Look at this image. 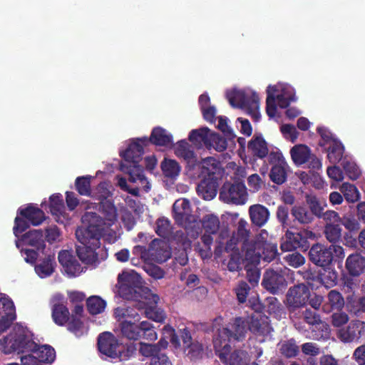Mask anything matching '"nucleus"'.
Segmentation results:
<instances>
[{
  "mask_svg": "<svg viewBox=\"0 0 365 365\" xmlns=\"http://www.w3.org/2000/svg\"><path fill=\"white\" fill-rule=\"evenodd\" d=\"M220 200L227 204L244 205L247 200L245 183L239 180L225 182L220 190Z\"/></svg>",
  "mask_w": 365,
  "mask_h": 365,
  "instance_id": "7",
  "label": "nucleus"
},
{
  "mask_svg": "<svg viewBox=\"0 0 365 365\" xmlns=\"http://www.w3.org/2000/svg\"><path fill=\"white\" fill-rule=\"evenodd\" d=\"M310 297V289L304 283L295 284L289 287L286 294L285 300V305L289 315L299 310V309L306 307Z\"/></svg>",
  "mask_w": 365,
  "mask_h": 365,
  "instance_id": "8",
  "label": "nucleus"
},
{
  "mask_svg": "<svg viewBox=\"0 0 365 365\" xmlns=\"http://www.w3.org/2000/svg\"><path fill=\"white\" fill-rule=\"evenodd\" d=\"M172 146L174 148L175 155L178 158H182L187 163L196 161V155L193 148L186 140H179L175 144L173 143Z\"/></svg>",
  "mask_w": 365,
  "mask_h": 365,
  "instance_id": "30",
  "label": "nucleus"
},
{
  "mask_svg": "<svg viewBox=\"0 0 365 365\" xmlns=\"http://www.w3.org/2000/svg\"><path fill=\"white\" fill-rule=\"evenodd\" d=\"M320 282L327 288L334 287L337 283L338 273L328 267L324 268V272L320 274Z\"/></svg>",
  "mask_w": 365,
  "mask_h": 365,
  "instance_id": "47",
  "label": "nucleus"
},
{
  "mask_svg": "<svg viewBox=\"0 0 365 365\" xmlns=\"http://www.w3.org/2000/svg\"><path fill=\"white\" fill-rule=\"evenodd\" d=\"M230 328L222 327L218 329L212 339L213 346L216 354L231 350L230 342L232 340Z\"/></svg>",
  "mask_w": 365,
  "mask_h": 365,
  "instance_id": "23",
  "label": "nucleus"
},
{
  "mask_svg": "<svg viewBox=\"0 0 365 365\" xmlns=\"http://www.w3.org/2000/svg\"><path fill=\"white\" fill-rule=\"evenodd\" d=\"M309 259L316 266L327 268L333 261V253L327 246L316 243L309 249Z\"/></svg>",
  "mask_w": 365,
  "mask_h": 365,
  "instance_id": "14",
  "label": "nucleus"
},
{
  "mask_svg": "<svg viewBox=\"0 0 365 365\" xmlns=\"http://www.w3.org/2000/svg\"><path fill=\"white\" fill-rule=\"evenodd\" d=\"M249 215L252 224L259 227L264 225L269 217V210L260 204L251 205L249 207Z\"/></svg>",
  "mask_w": 365,
  "mask_h": 365,
  "instance_id": "29",
  "label": "nucleus"
},
{
  "mask_svg": "<svg viewBox=\"0 0 365 365\" xmlns=\"http://www.w3.org/2000/svg\"><path fill=\"white\" fill-rule=\"evenodd\" d=\"M327 152L329 162L332 164H336L344 159V146L339 139L332 140L331 143L327 145Z\"/></svg>",
  "mask_w": 365,
  "mask_h": 365,
  "instance_id": "35",
  "label": "nucleus"
},
{
  "mask_svg": "<svg viewBox=\"0 0 365 365\" xmlns=\"http://www.w3.org/2000/svg\"><path fill=\"white\" fill-rule=\"evenodd\" d=\"M187 356L191 360L201 359L204 354V347L201 343L192 342L190 345L187 346Z\"/></svg>",
  "mask_w": 365,
  "mask_h": 365,
  "instance_id": "63",
  "label": "nucleus"
},
{
  "mask_svg": "<svg viewBox=\"0 0 365 365\" xmlns=\"http://www.w3.org/2000/svg\"><path fill=\"white\" fill-rule=\"evenodd\" d=\"M50 211L56 216L63 215L65 212L64 202L61 194H53L50 198Z\"/></svg>",
  "mask_w": 365,
  "mask_h": 365,
  "instance_id": "46",
  "label": "nucleus"
},
{
  "mask_svg": "<svg viewBox=\"0 0 365 365\" xmlns=\"http://www.w3.org/2000/svg\"><path fill=\"white\" fill-rule=\"evenodd\" d=\"M262 286L271 294H279L287 289V282L281 272L267 269L263 274Z\"/></svg>",
  "mask_w": 365,
  "mask_h": 365,
  "instance_id": "10",
  "label": "nucleus"
},
{
  "mask_svg": "<svg viewBox=\"0 0 365 365\" xmlns=\"http://www.w3.org/2000/svg\"><path fill=\"white\" fill-rule=\"evenodd\" d=\"M279 346V353L285 358L295 357L299 353V347L293 339L284 341Z\"/></svg>",
  "mask_w": 365,
  "mask_h": 365,
  "instance_id": "45",
  "label": "nucleus"
},
{
  "mask_svg": "<svg viewBox=\"0 0 365 365\" xmlns=\"http://www.w3.org/2000/svg\"><path fill=\"white\" fill-rule=\"evenodd\" d=\"M286 263L293 267L297 268L305 263L304 257L297 252L289 253L284 257Z\"/></svg>",
  "mask_w": 365,
  "mask_h": 365,
  "instance_id": "62",
  "label": "nucleus"
},
{
  "mask_svg": "<svg viewBox=\"0 0 365 365\" xmlns=\"http://www.w3.org/2000/svg\"><path fill=\"white\" fill-rule=\"evenodd\" d=\"M341 166L350 180H356L360 177L361 171L355 163L344 158L341 161Z\"/></svg>",
  "mask_w": 365,
  "mask_h": 365,
  "instance_id": "51",
  "label": "nucleus"
},
{
  "mask_svg": "<svg viewBox=\"0 0 365 365\" xmlns=\"http://www.w3.org/2000/svg\"><path fill=\"white\" fill-rule=\"evenodd\" d=\"M141 339L148 341H155L157 339V333L154 329L153 325L147 321L141 322Z\"/></svg>",
  "mask_w": 365,
  "mask_h": 365,
  "instance_id": "61",
  "label": "nucleus"
},
{
  "mask_svg": "<svg viewBox=\"0 0 365 365\" xmlns=\"http://www.w3.org/2000/svg\"><path fill=\"white\" fill-rule=\"evenodd\" d=\"M144 146L145 145L139 140V138L130 143L126 150L120 153L123 163H140L144 153Z\"/></svg>",
  "mask_w": 365,
  "mask_h": 365,
  "instance_id": "25",
  "label": "nucleus"
},
{
  "mask_svg": "<svg viewBox=\"0 0 365 365\" xmlns=\"http://www.w3.org/2000/svg\"><path fill=\"white\" fill-rule=\"evenodd\" d=\"M227 147V140L216 133H211L209 143H207V148H214L218 152H222L226 150Z\"/></svg>",
  "mask_w": 365,
  "mask_h": 365,
  "instance_id": "48",
  "label": "nucleus"
},
{
  "mask_svg": "<svg viewBox=\"0 0 365 365\" xmlns=\"http://www.w3.org/2000/svg\"><path fill=\"white\" fill-rule=\"evenodd\" d=\"M55 264L54 256L48 255L35 267V271L40 277H47L54 272Z\"/></svg>",
  "mask_w": 365,
  "mask_h": 365,
  "instance_id": "40",
  "label": "nucleus"
},
{
  "mask_svg": "<svg viewBox=\"0 0 365 365\" xmlns=\"http://www.w3.org/2000/svg\"><path fill=\"white\" fill-rule=\"evenodd\" d=\"M81 220L87 226L76 230V237L81 244L76 245V251L83 263L93 265L98 262L96 250L101 246L103 219L96 212H86Z\"/></svg>",
  "mask_w": 365,
  "mask_h": 365,
  "instance_id": "1",
  "label": "nucleus"
},
{
  "mask_svg": "<svg viewBox=\"0 0 365 365\" xmlns=\"http://www.w3.org/2000/svg\"><path fill=\"white\" fill-rule=\"evenodd\" d=\"M86 306L88 312L92 315H96L104 311L106 302L99 296L93 295L87 299Z\"/></svg>",
  "mask_w": 365,
  "mask_h": 365,
  "instance_id": "42",
  "label": "nucleus"
},
{
  "mask_svg": "<svg viewBox=\"0 0 365 365\" xmlns=\"http://www.w3.org/2000/svg\"><path fill=\"white\" fill-rule=\"evenodd\" d=\"M157 304H151L146 309L145 316L156 322H163L165 319V314L163 309L158 308Z\"/></svg>",
  "mask_w": 365,
  "mask_h": 365,
  "instance_id": "55",
  "label": "nucleus"
},
{
  "mask_svg": "<svg viewBox=\"0 0 365 365\" xmlns=\"http://www.w3.org/2000/svg\"><path fill=\"white\" fill-rule=\"evenodd\" d=\"M160 167L164 177L171 180H175L181 171L179 163L172 159L165 158L161 163Z\"/></svg>",
  "mask_w": 365,
  "mask_h": 365,
  "instance_id": "36",
  "label": "nucleus"
},
{
  "mask_svg": "<svg viewBox=\"0 0 365 365\" xmlns=\"http://www.w3.org/2000/svg\"><path fill=\"white\" fill-rule=\"evenodd\" d=\"M52 319L56 324L64 326L70 319V312L64 304V297L62 294H56L52 299Z\"/></svg>",
  "mask_w": 365,
  "mask_h": 365,
  "instance_id": "19",
  "label": "nucleus"
},
{
  "mask_svg": "<svg viewBox=\"0 0 365 365\" xmlns=\"http://www.w3.org/2000/svg\"><path fill=\"white\" fill-rule=\"evenodd\" d=\"M58 262L69 277H76L83 272V267L75 256L68 250H61L58 256Z\"/></svg>",
  "mask_w": 365,
  "mask_h": 365,
  "instance_id": "20",
  "label": "nucleus"
},
{
  "mask_svg": "<svg viewBox=\"0 0 365 365\" xmlns=\"http://www.w3.org/2000/svg\"><path fill=\"white\" fill-rule=\"evenodd\" d=\"M290 155L293 162L297 165L306 163L310 159L312 160V167L319 168L321 167V162L314 155H312L310 148L305 145H297L290 150Z\"/></svg>",
  "mask_w": 365,
  "mask_h": 365,
  "instance_id": "21",
  "label": "nucleus"
},
{
  "mask_svg": "<svg viewBox=\"0 0 365 365\" xmlns=\"http://www.w3.org/2000/svg\"><path fill=\"white\" fill-rule=\"evenodd\" d=\"M269 247L266 241L257 238L242 244L240 252L244 254L245 259L251 263H259L262 257L269 262L274 258L276 253L275 249L272 248L271 256L266 255L265 250H268Z\"/></svg>",
  "mask_w": 365,
  "mask_h": 365,
  "instance_id": "6",
  "label": "nucleus"
},
{
  "mask_svg": "<svg viewBox=\"0 0 365 365\" xmlns=\"http://www.w3.org/2000/svg\"><path fill=\"white\" fill-rule=\"evenodd\" d=\"M230 332L234 341H240L247 332V327L245 321L241 317H237L231 324Z\"/></svg>",
  "mask_w": 365,
  "mask_h": 365,
  "instance_id": "44",
  "label": "nucleus"
},
{
  "mask_svg": "<svg viewBox=\"0 0 365 365\" xmlns=\"http://www.w3.org/2000/svg\"><path fill=\"white\" fill-rule=\"evenodd\" d=\"M202 226L206 233L216 234L220 226L219 217L214 214H207L203 216Z\"/></svg>",
  "mask_w": 365,
  "mask_h": 365,
  "instance_id": "41",
  "label": "nucleus"
},
{
  "mask_svg": "<svg viewBox=\"0 0 365 365\" xmlns=\"http://www.w3.org/2000/svg\"><path fill=\"white\" fill-rule=\"evenodd\" d=\"M143 145L151 143L156 146L171 147L173 145V135L162 127L157 126L153 128L149 138H139Z\"/></svg>",
  "mask_w": 365,
  "mask_h": 365,
  "instance_id": "18",
  "label": "nucleus"
},
{
  "mask_svg": "<svg viewBox=\"0 0 365 365\" xmlns=\"http://www.w3.org/2000/svg\"><path fill=\"white\" fill-rule=\"evenodd\" d=\"M120 170L129 175V181L135 182L137 180L143 181L145 180L144 170L139 163H121L120 164Z\"/></svg>",
  "mask_w": 365,
  "mask_h": 365,
  "instance_id": "32",
  "label": "nucleus"
},
{
  "mask_svg": "<svg viewBox=\"0 0 365 365\" xmlns=\"http://www.w3.org/2000/svg\"><path fill=\"white\" fill-rule=\"evenodd\" d=\"M135 309V308L130 307L126 308L118 307L115 309V314L118 317L129 318L134 322H138L140 320V314L136 312Z\"/></svg>",
  "mask_w": 365,
  "mask_h": 365,
  "instance_id": "60",
  "label": "nucleus"
},
{
  "mask_svg": "<svg viewBox=\"0 0 365 365\" xmlns=\"http://www.w3.org/2000/svg\"><path fill=\"white\" fill-rule=\"evenodd\" d=\"M120 296L135 302L133 308L145 314L146 309L151 304H157L160 298L158 294L142 285L141 278L136 272H123L118 276Z\"/></svg>",
  "mask_w": 365,
  "mask_h": 365,
  "instance_id": "2",
  "label": "nucleus"
},
{
  "mask_svg": "<svg viewBox=\"0 0 365 365\" xmlns=\"http://www.w3.org/2000/svg\"><path fill=\"white\" fill-rule=\"evenodd\" d=\"M327 298L331 309L339 311L344 304L346 305L343 297L336 290H331L328 294Z\"/></svg>",
  "mask_w": 365,
  "mask_h": 365,
  "instance_id": "57",
  "label": "nucleus"
},
{
  "mask_svg": "<svg viewBox=\"0 0 365 365\" xmlns=\"http://www.w3.org/2000/svg\"><path fill=\"white\" fill-rule=\"evenodd\" d=\"M247 148L255 158L263 159L269 157L267 143L262 135L255 134L248 142Z\"/></svg>",
  "mask_w": 365,
  "mask_h": 365,
  "instance_id": "26",
  "label": "nucleus"
},
{
  "mask_svg": "<svg viewBox=\"0 0 365 365\" xmlns=\"http://www.w3.org/2000/svg\"><path fill=\"white\" fill-rule=\"evenodd\" d=\"M218 357L225 365H248L250 361L248 353L242 349L222 352L218 354Z\"/></svg>",
  "mask_w": 365,
  "mask_h": 365,
  "instance_id": "22",
  "label": "nucleus"
},
{
  "mask_svg": "<svg viewBox=\"0 0 365 365\" xmlns=\"http://www.w3.org/2000/svg\"><path fill=\"white\" fill-rule=\"evenodd\" d=\"M346 309L353 314L365 312V297H359L354 293L348 294L346 300Z\"/></svg>",
  "mask_w": 365,
  "mask_h": 365,
  "instance_id": "34",
  "label": "nucleus"
},
{
  "mask_svg": "<svg viewBox=\"0 0 365 365\" xmlns=\"http://www.w3.org/2000/svg\"><path fill=\"white\" fill-rule=\"evenodd\" d=\"M202 174L204 177L196 188L197 195L205 200H211L217 193L219 180L222 176L220 163L213 158L205 159Z\"/></svg>",
  "mask_w": 365,
  "mask_h": 365,
  "instance_id": "3",
  "label": "nucleus"
},
{
  "mask_svg": "<svg viewBox=\"0 0 365 365\" xmlns=\"http://www.w3.org/2000/svg\"><path fill=\"white\" fill-rule=\"evenodd\" d=\"M17 214L27 220L34 226L41 225L46 219L45 213L34 204H28L26 207H19Z\"/></svg>",
  "mask_w": 365,
  "mask_h": 365,
  "instance_id": "24",
  "label": "nucleus"
},
{
  "mask_svg": "<svg viewBox=\"0 0 365 365\" xmlns=\"http://www.w3.org/2000/svg\"><path fill=\"white\" fill-rule=\"evenodd\" d=\"M0 334L6 331L16 319V307L12 299L0 293Z\"/></svg>",
  "mask_w": 365,
  "mask_h": 365,
  "instance_id": "12",
  "label": "nucleus"
},
{
  "mask_svg": "<svg viewBox=\"0 0 365 365\" xmlns=\"http://www.w3.org/2000/svg\"><path fill=\"white\" fill-rule=\"evenodd\" d=\"M137 350L136 344L134 343L127 344L125 346L120 344L117 359L120 361H128L136 354Z\"/></svg>",
  "mask_w": 365,
  "mask_h": 365,
  "instance_id": "56",
  "label": "nucleus"
},
{
  "mask_svg": "<svg viewBox=\"0 0 365 365\" xmlns=\"http://www.w3.org/2000/svg\"><path fill=\"white\" fill-rule=\"evenodd\" d=\"M91 176L78 177L75 181L76 188L81 195H91Z\"/></svg>",
  "mask_w": 365,
  "mask_h": 365,
  "instance_id": "52",
  "label": "nucleus"
},
{
  "mask_svg": "<svg viewBox=\"0 0 365 365\" xmlns=\"http://www.w3.org/2000/svg\"><path fill=\"white\" fill-rule=\"evenodd\" d=\"M280 248L282 251L289 252L298 248L307 250L309 247V242L307 236L302 232H294L287 230L282 237Z\"/></svg>",
  "mask_w": 365,
  "mask_h": 365,
  "instance_id": "13",
  "label": "nucleus"
},
{
  "mask_svg": "<svg viewBox=\"0 0 365 365\" xmlns=\"http://www.w3.org/2000/svg\"><path fill=\"white\" fill-rule=\"evenodd\" d=\"M120 330L122 334L128 339L138 340L141 339V322L138 325L125 320L120 323Z\"/></svg>",
  "mask_w": 365,
  "mask_h": 365,
  "instance_id": "37",
  "label": "nucleus"
},
{
  "mask_svg": "<svg viewBox=\"0 0 365 365\" xmlns=\"http://www.w3.org/2000/svg\"><path fill=\"white\" fill-rule=\"evenodd\" d=\"M5 354L29 352L36 346L33 334L24 327L16 324L10 333L0 340Z\"/></svg>",
  "mask_w": 365,
  "mask_h": 365,
  "instance_id": "4",
  "label": "nucleus"
},
{
  "mask_svg": "<svg viewBox=\"0 0 365 365\" xmlns=\"http://www.w3.org/2000/svg\"><path fill=\"white\" fill-rule=\"evenodd\" d=\"M21 241L24 245L33 247L36 250H43L46 247L41 230H33L26 232L22 235Z\"/></svg>",
  "mask_w": 365,
  "mask_h": 365,
  "instance_id": "27",
  "label": "nucleus"
},
{
  "mask_svg": "<svg viewBox=\"0 0 365 365\" xmlns=\"http://www.w3.org/2000/svg\"><path fill=\"white\" fill-rule=\"evenodd\" d=\"M337 336L345 343L358 342L360 339L365 338V323L359 320L351 321L346 327L339 330Z\"/></svg>",
  "mask_w": 365,
  "mask_h": 365,
  "instance_id": "16",
  "label": "nucleus"
},
{
  "mask_svg": "<svg viewBox=\"0 0 365 365\" xmlns=\"http://www.w3.org/2000/svg\"><path fill=\"white\" fill-rule=\"evenodd\" d=\"M68 323V329L73 333L76 336H79L83 334V324L81 320L80 317L74 316L73 314L71 317V320Z\"/></svg>",
  "mask_w": 365,
  "mask_h": 365,
  "instance_id": "64",
  "label": "nucleus"
},
{
  "mask_svg": "<svg viewBox=\"0 0 365 365\" xmlns=\"http://www.w3.org/2000/svg\"><path fill=\"white\" fill-rule=\"evenodd\" d=\"M269 162L272 165L269 172L270 180L277 184L282 185L287 178L289 167L281 152H271L269 155Z\"/></svg>",
  "mask_w": 365,
  "mask_h": 365,
  "instance_id": "9",
  "label": "nucleus"
},
{
  "mask_svg": "<svg viewBox=\"0 0 365 365\" xmlns=\"http://www.w3.org/2000/svg\"><path fill=\"white\" fill-rule=\"evenodd\" d=\"M29 352L41 363L51 364L56 358V351L50 345H38L32 348Z\"/></svg>",
  "mask_w": 365,
  "mask_h": 365,
  "instance_id": "31",
  "label": "nucleus"
},
{
  "mask_svg": "<svg viewBox=\"0 0 365 365\" xmlns=\"http://www.w3.org/2000/svg\"><path fill=\"white\" fill-rule=\"evenodd\" d=\"M226 96L232 107L245 110L255 121L259 120V98L256 92L233 90Z\"/></svg>",
  "mask_w": 365,
  "mask_h": 365,
  "instance_id": "5",
  "label": "nucleus"
},
{
  "mask_svg": "<svg viewBox=\"0 0 365 365\" xmlns=\"http://www.w3.org/2000/svg\"><path fill=\"white\" fill-rule=\"evenodd\" d=\"M306 202L309 206V212L312 213L314 217L322 218L324 207L322 205L318 198L314 195H307L306 196Z\"/></svg>",
  "mask_w": 365,
  "mask_h": 365,
  "instance_id": "50",
  "label": "nucleus"
},
{
  "mask_svg": "<svg viewBox=\"0 0 365 365\" xmlns=\"http://www.w3.org/2000/svg\"><path fill=\"white\" fill-rule=\"evenodd\" d=\"M248 227L247 222L242 218L237 222V231L232 233V235H235L237 241L241 244L250 240V230Z\"/></svg>",
  "mask_w": 365,
  "mask_h": 365,
  "instance_id": "49",
  "label": "nucleus"
},
{
  "mask_svg": "<svg viewBox=\"0 0 365 365\" xmlns=\"http://www.w3.org/2000/svg\"><path fill=\"white\" fill-rule=\"evenodd\" d=\"M341 191L348 202H354L359 199V192L354 185L344 182L341 187Z\"/></svg>",
  "mask_w": 365,
  "mask_h": 365,
  "instance_id": "53",
  "label": "nucleus"
},
{
  "mask_svg": "<svg viewBox=\"0 0 365 365\" xmlns=\"http://www.w3.org/2000/svg\"><path fill=\"white\" fill-rule=\"evenodd\" d=\"M341 228L339 224L327 223L324 234L326 239L331 243L335 244L341 238Z\"/></svg>",
  "mask_w": 365,
  "mask_h": 365,
  "instance_id": "43",
  "label": "nucleus"
},
{
  "mask_svg": "<svg viewBox=\"0 0 365 365\" xmlns=\"http://www.w3.org/2000/svg\"><path fill=\"white\" fill-rule=\"evenodd\" d=\"M99 351L111 359H117L120 344L118 339L110 332L105 331L98 337Z\"/></svg>",
  "mask_w": 365,
  "mask_h": 365,
  "instance_id": "15",
  "label": "nucleus"
},
{
  "mask_svg": "<svg viewBox=\"0 0 365 365\" xmlns=\"http://www.w3.org/2000/svg\"><path fill=\"white\" fill-rule=\"evenodd\" d=\"M294 220L302 225H308L314 220V217L307 207L302 205H295L291 210Z\"/></svg>",
  "mask_w": 365,
  "mask_h": 365,
  "instance_id": "38",
  "label": "nucleus"
},
{
  "mask_svg": "<svg viewBox=\"0 0 365 365\" xmlns=\"http://www.w3.org/2000/svg\"><path fill=\"white\" fill-rule=\"evenodd\" d=\"M228 236V231H222L219 235V238L216 241V246L214 250L215 257L220 258L222 254L226 252L229 255L235 252L241 253L237 245L240 243L236 238L235 235H232L229 239L225 241V237Z\"/></svg>",
  "mask_w": 365,
  "mask_h": 365,
  "instance_id": "17",
  "label": "nucleus"
},
{
  "mask_svg": "<svg viewBox=\"0 0 365 365\" xmlns=\"http://www.w3.org/2000/svg\"><path fill=\"white\" fill-rule=\"evenodd\" d=\"M156 234L163 238L168 237L171 231V225L170 220L165 217H161L156 221L155 227Z\"/></svg>",
  "mask_w": 365,
  "mask_h": 365,
  "instance_id": "54",
  "label": "nucleus"
},
{
  "mask_svg": "<svg viewBox=\"0 0 365 365\" xmlns=\"http://www.w3.org/2000/svg\"><path fill=\"white\" fill-rule=\"evenodd\" d=\"M345 267L351 276L358 277L365 269V257L359 253L351 254L347 257Z\"/></svg>",
  "mask_w": 365,
  "mask_h": 365,
  "instance_id": "28",
  "label": "nucleus"
},
{
  "mask_svg": "<svg viewBox=\"0 0 365 365\" xmlns=\"http://www.w3.org/2000/svg\"><path fill=\"white\" fill-rule=\"evenodd\" d=\"M250 330L255 334L267 336L272 331V328L267 319H258L252 317L249 325Z\"/></svg>",
  "mask_w": 365,
  "mask_h": 365,
  "instance_id": "39",
  "label": "nucleus"
},
{
  "mask_svg": "<svg viewBox=\"0 0 365 365\" xmlns=\"http://www.w3.org/2000/svg\"><path fill=\"white\" fill-rule=\"evenodd\" d=\"M271 88H272L273 91H276L275 87H272L271 86H269L267 87V96L266 99V113L269 117L273 118L275 116L277 113V106L276 98L273 94L270 93Z\"/></svg>",
  "mask_w": 365,
  "mask_h": 365,
  "instance_id": "58",
  "label": "nucleus"
},
{
  "mask_svg": "<svg viewBox=\"0 0 365 365\" xmlns=\"http://www.w3.org/2000/svg\"><path fill=\"white\" fill-rule=\"evenodd\" d=\"M250 289V286L247 282L240 281L238 282L236 287L234 289V291L240 303L242 304L246 302Z\"/></svg>",
  "mask_w": 365,
  "mask_h": 365,
  "instance_id": "59",
  "label": "nucleus"
},
{
  "mask_svg": "<svg viewBox=\"0 0 365 365\" xmlns=\"http://www.w3.org/2000/svg\"><path fill=\"white\" fill-rule=\"evenodd\" d=\"M289 317L295 328L299 330L304 329V323L309 326H317L322 322L319 312L307 306L294 312Z\"/></svg>",
  "mask_w": 365,
  "mask_h": 365,
  "instance_id": "11",
  "label": "nucleus"
},
{
  "mask_svg": "<svg viewBox=\"0 0 365 365\" xmlns=\"http://www.w3.org/2000/svg\"><path fill=\"white\" fill-rule=\"evenodd\" d=\"M211 135L210 130L207 127L192 130L189 134V140L197 147L205 145L206 148Z\"/></svg>",
  "mask_w": 365,
  "mask_h": 365,
  "instance_id": "33",
  "label": "nucleus"
}]
</instances>
